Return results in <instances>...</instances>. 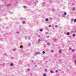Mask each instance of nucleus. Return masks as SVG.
Masks as SVG:
<instances>
[{
    "mask_svg": "<svg viewBox=\"0 0 76 76\" xmlns=\"http://www.w3.org/2000/svg\"><path fill=\"white\" fill-rule=\"evenodd\" d=\"M67 15V13L66 12H65L64 14H62V17H65V16Z\"/></svg>",
    "mask_w": 76,
    "mask_h": 76,
    "instance_id": "obj_1",
    "label": "nucleus"
},
{
    "mask_svg": "<svg viewBox=\"0 0 76 76\" xmlns=\"http://www.w3.org/2000/svg\"><path fill=\"white\" fill-rule=\"evenodd\" d=\"M37 54H41V53H40V52H36L35 54L34 55V56H36V55H37Z\"/></svg>",
    "mask_w": 76,
    "mask_h": 76,
    "instance_id": "obj_2",
    "label": "nucleus"
},
{
    "mask_svg": "<svg viewBox=\"0 0 76 76\" xmlns=\"http://www.w3.org/2000/svg\"><path fill=\"white\" fill-rule=\"evenodd\" d=\"M53 40L54 41V42H56V41H57V39L54 38L53 39Z\"/></svg>",
    "mask_w": 76,
    "mask_h": 76,
    "instance_id": "obj_3",
    "label": "nucleus"
},
{
    "mask_svg": "<svg viewBox=\"0 0 76 76\" xmlns=\"http://www.w3.org/2000/svg\"><path fill=\"white\" fill-rule=\"evenodd\" d=\"M45 21H46V22H48V18H46L45 19Z\"/></svg>",
    "mask_w": 76,
    "mask_h": 76,
    "instance_id": "obj_4",
    "label": "nucleus"
},
{
    "mask_svg": "<svg viewBox=\"0 0 76 76\" xmlns=\"http://www.w3.org/2000/svg\"><path fill=\"white\" fill-rule=\"evenodd\" d=\"M22 63H23V62L21 61H19V63L20 64H22Z\"/></svg>",
    "mask_w": 76,
    "mask_h": 76,
    "instance_id": "obj_5",
    "label": "nucleus"
},
{
    "mask_svg": "<svg viewBox=\"0 0 76 76\" xmlns=\"http://www.w3.org/2000/svg\"><path fill=\"white\" fill-rule=\"evenodd\" d=\"M11 4H8L7 5V7H10V6H11Z\"/></svg>",
    "mask_w": 76,
    "mask_h": 76,
    "instance_id": "obj_6",
    "label": "nucleus"
},
{
    "mask_svg": "<svg viewBox=\"0 0 76 76\" xmlns=\"http://www.w3.org/2000/svg\"><path fill=\"white\" fill-rule=\"evenodd\" d=\"M67 35H70V33L69 32H68L66 34Z\"/></svg>",
    "mask_w": 76,
    "mask_h": 76,
    "instance_id": "obj_7",
    "label": "nucleus"
},
{
    "mask_svg": "<svg viewBox=\"0 0 76 76\" xmlns=\"http://www.w3.org/2000/svg\"><path fill=\"white\" fill-rule=\"evenodd\" d=\"M73 58H74V59H76V56H73Z\"/></svg>",
    "mask_w": 76,
    "mask_h": 76,
    "instance_id": "obj_8",
    "label": "nucleus"
},
{
    "mask_svg": "<svg viewBox=\"0 0 76 76\" xmlns=\"http://www.w3.org/2000/svg\"><path fill=\"white\" fill-rule=\"evenodd\" d=\"M52 12H53L56 11L55 9H52Z\"/></svg>",
    "mask_w": 76,
    "mask_h": 76,
    "instance_id": "obj_9",
    "label": "nucleus"
},
{
    "mask_svg": "<svg viewBox=\"0 0 76 76\" xmlns=\"http://www.w3.org/2000/svg\"><path fill=\"white\" fill-rule=\"evenodd\" d=\"M50 72L51 73H54V72L52 70H50Z\"/></svg>",
    "mask_w": 76,
    "mask_h": 76,
    "instance_id": "obj_10",
    "label": "nucleus"
},
{
    "mask_svg": "<svg viewBox=\"0 0 76 76\" xmlns=\"http://www.w3.org/2000/svg\"><path fill=\"white\" fill-rule=\"evenodd\" d=\"M39 31L40 32H42V31H43V29H40Z\"/></svg>",
    "mask_w": 76,
    "mask_h": 76,
    "instance_id": "obj_11",
    "label": "nucleus"
},
{
    "mask_svg": "<svg viewBox=\"0 0 76 76\" xmlns=\"http://www.w3.org/2000/svg\"><path fill=\"white\" fill-rule=\"evenodd\" d=\"M47 45H50V43L49 42H48V43H47Z\"/></svg>",
    "mask_w": 76,
    "mask_h": 76,
    "instance_id": "obj_12",
    "label": "nucleus"
},
{
    "mask_svg": "<svg viewBox=\"0 0 76 76\" xmlns=\"http://www.w3.org/2000/svg\"><path fill=\"white\" fill-rule=\"evenodd\" d=\"M10 66H13V64H12V63H11L10 64Z\"/></svg>",
    "mask_w": 76,
    "mask_h": 76,
    "instance_id": "obj_13",
    "label": "nucleus"
},
{
    "mask_svg": "<svg viewBox=\"0 0 76 76\" xmlns=\"http://www.w3.org/2000/svg\"><path fill=\"white\" fill-rule=\"evenodd\" d=\"M43 76H47V75L45 73H44L43 75Z\"/></svg>",
    "mask_w": 76,
    "mask_h": 76,
    "instance_id": "obj_14",
    "label": "nucleus"
},
{
    "mask_svg": "<svg viewBox=\"0 0 76 76\" xmlns=\"http://www.w3.org/2000/svg\"><path fill=\"white\" fill-rule=\"evenodd\" d=\"M59 53H61V50H59Z\"/></svg>",
    "mask_w": 76,
    "mask_h": 76,
    "instance_id": "obj_15",
    "label": "nucleus"
},
{
    "mask_svg": "<svg viewBox=\"0 0 76 76\" xmlns=\"http://www.w3.org/2000/svg\"><path fill=\"white\" fill-rule=\"evenodd\" d=\"M72 36H73V37H75V36H76V35H75V34H73L72 35Z\"/></svg>",
    "mask_w": 76,
    "mask_h": 76,
    "instance_id": "obj_16",
    "label": "nucleus"
},
{
    "mask_svg": "<svg viewBox=\"0 0 76 76\" xmlns=\"http://www.w3.org/2000/svg\"><path fill=\"white\" fill-rule=\"evenodd\" d=\"M58 27V26L57 25H55V27L56 28H57Z\"/></svg>",
    "mask_w": 76,
    "mask_h": 76,
    "instance_id": "obj_17",
    "label": "nucleus"
},
{
    "mask_svg": "<svg viewBox=\"0 0 76 76\" xmlns=\"http://www.w3.org/2000/svg\"><path fill=\"white\" fill-rule=\"evenodd\" d=\"M25 23V21H23V24H24Z\"/></svg>",
    "mask_w": 76,
    "mask_h": 76,
    "instance_id": "obj_18",
    "label": "nucleus"
},
{
    "mask_svg": "<svg viewBox=\"0 0 76 76\" xmlns=\"http://www.w3.org/2000/svg\"><path fill=\"white\" fill-rule=\"evenodd\" d=\"M69 50H72V48H71L70 47H69Z\"/></svg>",
    "mask_w": 76,
    "mask_h": 76,
    "instance_id": "obj_19",
    "label": "nucleus"
},
{
    "mask_svg": "<svg viewBox=\"0 0 76 76\" xmlns=\"http://www.w3.org/2000/svg\"><path fill=\"white\" fill-rule=\"evenodd\" d=\"M74 19H72L71 20V22H73V20H74Z\"/></svg>",
    "mask_w": 76,
    "mask_h": 76,
    "instance_id": "obj_20",
    "label": "nucleus"
},
{
    "mask_svg": "<svg viewBox=\"0 0 76 76\" xmlns=\"http://www.w3.org/2000/svg\"><path fill=\"white\" fill-rule=\"evenodd\" d=\"M74 22H76V19H74Z\"/></svg>",
    "mask_w": 76,
    "mask_h": 76,
    "instance_id": "obj_21",
    "label": "nucleus"
},
{
    "mask_svg": "<svg viewBox=\"0 0 76 76\" xmlns=\"http://www.w3.org/2000/svg\"><path fill=\"white\" fill-rule=\"evenodd\" d=\"M23 47V46L22 45H21L20 46V48H22Z\"/></svg>",
    "mask_w": 76,
    "mask_h": 76,
    "instance_id": "obj_22",
    "label": "nucleus"
},
{
    "mask_svg": "<svg viewBox=\"0 0 76 76\" xmlns=\"http://www.w3.org/2000/svg\"><path fill=\"white\" fill-rule=\"evenodd\" d=\"M23 7L24 9H25V8H26V6H24V7Z\"/></svg>",
    "mask_w": 76,
    "mask_h": 76,
    "instance_id": "obj_23",
    "label": "nucleus"
},
{
    "mask_svg": "<svg viewBox=\"0 0 76 76\" xmlns=\"http://www.w3.org/2000/svg\"><path fill=\"white\" fill-rule=\"evenodd\" d=\"M56 73H58V70H56L55 71Z\"/></svg>",
    "mask_w": 76,
    "mask_h": 76,
    "instance_id": "obj_24",
    "label": "nucleus"
},
{
    "mask_svg": "<svg viewBox=\"0 0 76 76\" xmlns=\"http://www.w3.org/2000/svg\"><path fill=\"white\" fill-rule=\"evenodd\" d=\"M51 25H49L48 26V27H49V28L51 27Z\"/></svg>",
    "mask_w": 76,
    "mask_h": 76,
    "instance_id": "obj_25",
    "label": "nucleus"
},
{
    "mask_svg": "<svg viewBox=\"0 0 76 76\" xmlns=\"http://www.w3.org/2000/svg\"><path fill=\"white\" fill-rule=\"evenodd\" d=\"M49 2L50 3H52V2H53V1H49Z\"/></svg>",
    "mask_w": 76,
    "mask_h": 76,
    "instance_id": "obj_26",
    "label": "nucleus"
},
{
    "mask_svg": "<svg viewBox=\"0 0 76 76\" xmlns=\"http://www.w3.org/2000/svg\"><path fill=\"white\" fill-rule=\"evenodd\" d=\"M75 51V50L74 49L72 50V52H74Z\"/></svg>",
    "mask_w": 76,
    "mask_h": 76,
    "instance_id": "obj_27",
    "label": "nucleus"
},
{
    "mask_svg": "<svg viewBox=\"0 0 76 76\" xmlns=\"http://www.w3.org/2000/svg\"><path fill=\"white\" fill-rule=\"evenodd\" d=\"M58 61H60V62H61V60H58Z\"/></svg>",
    "mask_w": 76,
    "mask_h": 76,
    "instance_id": "obj_28",
    "label": "nucleus"
},
{
    "mask_svg": "<svg viewBox=\"0 0 76 76\" xmlns=\"http://www.w3.org/2000/svg\"><path fill=\"white\" fill-rule=\"evenodd\" d=\"M69 38L70 39L71 38H72V36H69Z\"/></svg>",
    "mask_w": 76,
    "mask_h": 76,
    "instance_id": "obj_29",
    "label": "nucleus"
},
{
    "mask_svg": "<svg viewBox=\"0 0 76 76\" xmlns=\"http://www.w3.org/2000/svg\"><path fill=\"white\" fill-rule=\"evenodd\" d=\"M51 53H53L54 52V50H51Z\"/></svg>",
    "mask_w": 76,
    "mask_h": 76,
    "instance_id": "obj_30",
    "label": "nucleus"
},
{
    "mask_svg": "<svg viewBox=\"0 0 76 76\" xmlns=\"http://www.w3.org/2000/svg\"><path fill=\"white\" fill-rule=\"evenodd\" d=\"M45 51H43V52H42V54H45Z\"/></svg>",
    "mask_w": 76,
    "mask_h": 76,
    "instance_id": "obj_31",
    "label": "nucleus"
},
{
    "mask_svg": "<svg viewBox=\"0 0 76 76\" xmlns=\"http://www.w3.org/2000/svg\"><path fill=\"white\" fill-rule=\"evenodd\" d=\"M41 40L40 39H39L38 40V42H40V41H41Z\"/></svg>",
    "mask_w": 76,
    "mask_h": 76,
    "instance_id": "obj_32",
    "label": "nucleus"
},
{
    "mask_svg": "<svg viewBox=\"0 0 76 76\" xmlns=\"http://www.w3.org/2000/svg\"><path fill=\"white\" fill-rule=\"evenodd\" d=\"M28 39H31V37H28Z\"/></svg>",
    "mask_w": 76,
    "mask_h": 76,
    "instance_id": "obj_33",
    "label": "nucleus"
},
{
    "mask_svg": "<svg viewBox=\"0 0 76 76\" xmlns=\"http://www.w3.org/2000/svg\"><path fill=\"white\" fill-rule=\"evenodd\" d=\"M31 62L32 63H34V61L32 60V61H31Z\"/></svg>",
    "mask_w": 76,
    "mask_h": 76,
    "instance_id": "obj_34",
    "label": "nucleus"
},
{
    "mask_svg": "<svg viewBox=\"0 0 76 76\" xmlns=\"http://www.w3.org/2000/svg\"><path fill=\"white\" fill-rule=\"evenodd\" d=\"M46 6H47V7H48V6H49V4H47L46 5Z\"/></svg>",
    "mask_w": 76,
    "mask_h": 76,
    "instance_id": "obj_35",
    "label": "nucleus"
},
{
    "mask_svg": "<svg viewBox=\"0 0 76 76\" xmlns=\"http://www.w3.org/2000/svg\"><path fill=\"white\" fill-rule=\"evenodd\" d=\"M45 29L47 30L48 29V27H45Z\"/></svg>",
    "mask_w": 76,
    "mask_h": 76,
    "instance_id": "obj_36",
    "label": "nucleus"
},
{
    "mask_svg": "<svg viewBox=\"0 0 76 76\" xmlns=\"http://www.w3.org/2000/svg\"><path fill=\"white\" fill-rule=\"evenodd\" d=\"M46 58H43V60H45V59H46Z\"/></svg>",
    "mask_w": 76,
    "mask_h": 76,
    "instance_id": "obj_37",
    "label": "nucleus"
},
{
    "mask_svg": "<svg viewBox=\"0 0 76 76\" xmlns=\"http://www.w3.org/2000/svg\"><path fill=\"white\" fill-rule=\"evenodd\" d=\"M27 70V71H29V70H30V69H28Z\"/></svg>",
    "mask_w": 76,
    "mask_h": 76,
    "instance_id": "obj_38",
    "label": "nucleus"
},
{
    "mask_svg": "<svg viewBox=\"0 0 76 76\" xmlns=\"http://www.w3.org/2000/svg\"><path fill=\"white\" fill-rule=\"evenodd\" d=\"M20 20H23V18H20Z\"/></svg>",
    "mask_w": 76,
    "mask_h": 76,
    "instance_id": "obj_39",
    "label": "nucleus"
},
{
    "mask_svg": "<svg viewBox=\"0 0 76 76\" xmlns=\"http://www.w3.org/2000/svg\"><path fill=\"white\" fill-rule=\"evenodd\" d=\"M74 61H75V63H76V60H75Z\"/></svg>",
    "mask_w": 76,
    "mask_h": 76,
    "instance_id": "obj_40",
    "label": "nucleus"
},
{
    "mask_svg": "<svg viewBox=\"0 0 76 76\" xmlns=\"http://www.w3.org/2000/svg\"><path fill=\"white\" fill-rule=\"evenodd\" d=\"M49 36H47L46 37V38H49Z\"/></svg>",
    "mask_w": 76,
    "mask_h": 76,
    "instance_id": "obj_41",
    "label": "nucleus"
},
{
    "mask_svg": "<svg viewBox=\"0 0 76 76\" xmlns=\"http://www.w3.org/2000/svg\"><path fill=\"white\" fill-rule=\"evenodd\" d=\"M15 50H16V49H13V51H15Z\"/></svg>",
    "mask_w": 76,
    "mask_h": 76,
    "instance_id": "obj_42",
    "label": "nucleus"
},
{
    "mask_svg": "<svg viewBox=\"0 0 76 76\" xmlns=\"http://www.w3.org/2000/svg\"><path fill=\"white\" fill-rule=\"evenodd\" d=\"M45 71H47V69H45Z\"/></svg>",
    "mask_w": 76,
    "mask_h": 76,
    "instance_id": "obj_43",
    "label": "nucleus"
},
{
    "mask_svg": "<svg viewBox=\"0 0 76 76\" xmlns=\"http://www.w3.org/2000/svg\"><path fill=\"white\" fill-rule=\"evenodd\" d=\"M29 66H30V65H29V64H28V67H29Z\"/></svg>",
    "mask_w": 76,
    "mask_h": 76,
    "instance_id": "obj_44",
    "label": "nucleus"
},
{
    "mask_svg": "<svg viewBox=\"0 0 76 76\" xmlns=\"http://www.w3.org/2000/svg\"><path fill=\"white\" fill-rule=\"evenodd\" d=\"M41 37V36L40 35H39L38 36V37Z\"/></svg>",
    "mask_w": 76,
    "mask_h": 76,
    "instance_id": "obj_45",
    "label": "nucleus"
},
{
    "mask_svg": "<svg viewBox=\"0 0 76 76\" xmlns=\"http://www.w3.org/2000/svg\"><path fill=\"white\" fill-rule=\"evenodd\" d=\"M75 8H73V10H75Z\"/></svg>",
    "mask_w": 76,
    "mask_h": 76,
    "instance_id": "obj_46",
    "label": "nucleus"
},
{
    "mask_svg": "<svg viewBox=\"0 0 76 76\" xmlns=\"http://www.w3.org/2000/svg\"><path fill=\"white\" fill-rule=\"evenodd\" d=\"M45 34H48V33L47 32H46L45 33Z\"/></svg>",
    "mask_w": 76,
    "mask_h": 76,
    "instance_id": "obj_47",
    "label": "nucleus"
},
{
    "mask_svg": "<svg viewBox=\"0 0 76 76\" xmlns=\"http://www.w3.org/2000/svg\"><path fill=\"white\" fill-rule=\"evenodd\" d=\"M30 75L31 76H32V73H30Z\"/></svg>",
    "mask_w": 76,
    "mask_h": 76,
    "instance_id": "obj_48",
    "label": "nucleus"
},
{
    "mask_svg": "<svg viewBox=\"0 0 76 76\" xmlns=\"http://www.w3.org/2000/svg\"><path fill=\"white\" fill-rule=\"evenodd\" d=\"M76 30H75L74 31V33H76Z\"/></svg>",
    "mask_w": 76,
    "mask_h": 76,
    "instance_id": "obj_49",
    "label": "nucleus"
},
{
    "mask_svg": "<svg viewBox=\"0 0 76 76\" xmlns=\"http://www.w3.org/2000/svg\"><path fill=\"white\" fill-rule=\"evenodd\" d=\"M31 45V44H30L29 43V44H28V46H29V45Z\"/></svg>",
    "mask_w": 76,
    "mask_h": 76,
    "instance_id": "obj_50",
    "label": "nucleus"
},
{
    "mask_svg": "<svg viewBox=\"0 0 76 76\" xmlns=\"http://www.w3.org/2000/svg\"><path fill=\"white\" fill-rule=\"evenodd\" d=\"M35 67H37V65H35Z\"/></svg>",
    "mask_w": 76,
    "mask_h": 76,
    "instance_id": "obj_51",
    "label": "nucleus"
},
{
    "mask_svg": "<svg viewBox=\"0 0 76 76\" xmlns=\"http://www.w3.org/2000/svg\"><path fill=\"white\" fill-rule=\"evenodd\" d=\"M22 42H21L20 43V44H22Z\"/></svg>",
    "mask_w": 76,
    "mask_h": 76,
    "instance_id": "obj_52",
    "label": "nucleus"
},
{
    "mask_svg": "<svg viewBox=\"0 0 76 76\" xmlns=\"http://www.w3.org/2000/svg\"><path fill=\"white\" fill-rule=\"evenodd\" d=\"M37 3H38V1H36Z\"/></svg>",
    "mask_w": 76,
    "mask_h": 76,
    "instance_id": "obj_53",
    "label": "nucleus"
},
{
    "mask_svg": "<svg viewBox=\"0 0 76 76\" xmlns=\"http://www.w3.org/2000/svg\"><path fill=\"white\" fill-rule=\"evenodd\" d=\"M17 34H19V32H17Z\"/></svg>",
    "mask_w": 76,
    "mask_h": 76,
    "instance_id": "obj_54",
    "label": "nucleus"
},
{
    "mask_svg": "<svg viewBox=\"0 0 76 76\" xmlns=\"http://www.w3.org/2000/svg\"><path fill=\"white\" fill-rule=\"evenodd\" d=\"M74 4H75L73 3V4H73V5H75Z\"/></svg>",
    "mask_w": 76,
    "mask_h": 76,
    "instance_id": "obj_55",
    "label": "nucleus"
},
{
    "mask_svg": "<svg viewBox=\"0 0 76 76\" xmlns=\"http://www.w3.org/2000/svg\"><path fill=\"white\" fill-rule=\"evenodd\" d=\"M6 0H2V1H5Z\"/></svg>",
    "mask_w": 76,
    "mask_h": 76,
    "instance_id": "obj_56",
    "label": "nucleus"
},
{
    "mask_svg": "<svg viewBox=\"0 0 76 76\" xmlns=\"http://www.w3.org/2000/svg\"><path fill=\"white\" fill-rule=\"evenodd\" d=\"M11 14H12L13 13L12 12H11Z\"/></svg>",
    "mask_w": 76,
    "mask_h": 76,
    "instance_id": "obj_57",
    "label": "nucleus"
},
{
    "mask_svg": "<svg viewBox=\"0 0 76 76\" xmlns=\"http://www.w3.org/2000/svg\"><path fill=\"white\" fill-rule=\"evenodd\" d=\"M68 42L70 43V41H68Z\"/></svg>",
    "mask_w": 76,
    "mask_h": 76,
    "instance_id": "obj_58",
    "label": "nucleus"
},
{
    "mask_svg": "<svg viewBox=\"0 0 76 76\" xmlns=\"http://www.w3.org/2000/svg\"><path fill=\"white\" fill-rule=\"evenodd\" d=\"M46 63H47V62H48V61H46Z\"/></svg>",
    "mask_w": 76,
    "mask_h": 76,
    "instance_id": "obj_59",
    "label": "nucleus"
},
{
    "mask_svg": "<svg viewBox=\"0 0 76 76\" xmlns=\"http://www.w3.org/2000/svg\"><path fill=\"white\" fill-rule=\"evenodd\" d=\"M53 29H55V28H53Z\"/></svg>",
    "mask_w": 76,
    "mask_h": 76,
    "instance_id": "obj_60",
    "label": "nucleus"
},
{
    "mask_svg": "<svg viewBox=\"0 0 76 76\" xmlns=\"http://www.w3.org/2000/svg\"><path fill=\"white\" fill-rule=\"evenodd\" d=\"M73 30H74V29H73L72 30V31H73Z\"/></svg>",
    "mask_w": 76,
    "mask_h": 76,
    "instance_id": "obj_61",
    "label": "nucleus"
}]
</instances>
